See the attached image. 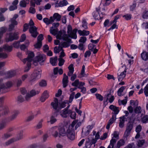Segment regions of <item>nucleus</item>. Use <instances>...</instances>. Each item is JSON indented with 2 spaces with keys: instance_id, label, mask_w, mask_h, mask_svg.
<instances>
[{
  "instance_id": "nucleus-1",
  "label": "nucleus",
  "mask_w": 148,
  "mask_h": 148,
  "mask_svg": "<svg viewBox=\"0 0 148 148\" xmlns=\"http://www.w3.org/2000/svg\"><path fill=\"white\" fill-rule=\"evenodd\" d=\"M41 70H35L31 74L29 80V83L31 85H32L34 82L39 79L41 75Z\"/></svg>"
},
{
  "instance_id": "nucleus-2",
  "label": "nucleus",
  "mask_w": 148,
  "mask_h": 148,
  "mask_svg": "<svg viewBox=\"0 0 148 148\" xmlns=\"http://www.w3.org/2000/svg\"><path fill=\"white\" fill-rule=\"evenodd\" d=\"M34 57V53L33 52H31L28 53L27 57L23 60V62L24 63H25L26 62H27V67L25 68L24 70V72H27L30 69L31 62L32 61Z\"/></svg>"
},
{
  "instance_id": "nucleus-3",
  "label": "nucleus",
  "mask_w": 148,
  "mask_h": 148,
  "mask_svg": "<svg viewBox=\"0 0 148 148\" xmlns=\"http://www.w3.org/2000/svg\"><path fill=\"white\" fill-rule=\"evenodd\" d=\"M8 35V37H7L5 38V40L7 42L12 41L14 40H17L19 38V34L17 32L14 33H10Z\"/></svg>"
},
{
  "instance_id": "nucleus-4",
  "label": "nucleus",
  "mask_w": 148,
  "mask_h": 148,
  "mask_svg": "<svg viewBox=\"0 0 148 148\" xmlns=\"http://www.w3.org/2000/svg\"><path fill=\"white\" fill-rule=\"evenodd\" d=\"M58 127L55 126L51 128L50 130L52 135L55 138L59 137Z\"/></svg>"
},
{
  "instance_id": "nucleus-5",
  "label": "nucleus",
  "mask_w": 148,
  "mask_h": 148,
  "mask_svg": "<svg viewBox=\"0 0 148 148\" xmlns=\"http://www.w3.org/2000/svg\"><path fill=\"white\" fill-rule=\"evenodd\" d=\"M37 29V28L34 26H30L29 27V32L31 36L34 38H36L38 34Z\"/></svg>"
},
{
  "instance_id": "nucleus-6",
  "label": "nucleus",
  "mask_w": 148,
  "mask_h": 148,
  "mask_svg": "<svg viewBox=\"0 0 148 148\" xmlns=\"http://www.w3.org/2000/svg\"><path fill=\"white\" fill-rule=\"evenodd\" d=\"M109 108L114 112L113 113H112V116L113 117H116V115L118 114L119 111V108L113 105H111L109 106Z\"/></svg>"
},
{
  "instance_id": "nucleus-7",
  "label": "nucleus",
  "mask_w": 148,
  "mask_h": 148,
  "mask_svg": "<svg viewBox=\"0 0 148 148\" xmlns=\"http://www.w3.org/2000/svg\"><path fill=\"white\" fill-rule=\"evenodd\" d=\"M3 80L2 79H0V88H8L11 87L12 85V83L11 81L7 82L6 85L2 83Z\"/></svg>"
},
{
  "instance_id": "nucleus-8",
  "label": "nucleus",
  "mask_w": 148,
  "mask_h": 148,
  "mask_svg": "<svg viewBox=\"0 0 148 148\" xmlns=\"http://www.w3.org/2000/svg\"><path fill=\"white\" fill-rule=\"evenodd\" d=\"M66 134L68 138L70 140H73L74 139L75 136L73 131L69 129L67 130Z\"/></svg>"
},
{
  "instance_id": "nucleus-9",
  "label": "nucleus",
  "mask_w": 148,
  "mask_h": 148,
  "mask_svg": "<svg viewBox=\"0 0 148 148\" xmlns=\"http://www.w3.org/2000/svg\"><path fill=\"white\" fill-rule=\"evenodd\" d=\"M37 61L41 64L44 62L46 60V56L44 54H40L36 57Z\"/></svg>"
},
{
  "instance_id": "nucleus-10",
  "label": "nucleus",
  "mask_w": 148,
  "mask_h": 148,
  "mask_svg": "<svg viewBox=\"0 0 148 148\" xmlns=\"http://www.w3.org/2000/svg\"><path fill=\"white\" fill-rule=\"evenodd\" d=\"M68 77L65 73L63 75V77L62 79L63 86L64 88L66 87L68 85Z\"/></svg>"
},
{
  "instance_id": "nucleus-11",
  "label": "nucleus",
  "mask_w": 148,
  "mask_h": 148,
  "mask_svg": "<svg viewBox=\"0 0 148 148\" xmlns=\"http://www.w3.org/2000/svg\"><path fill=\"white\" fill-rule=\"evenodd\" d=\"M19 114L18 111H15L13 112L12 114L8 118V120L10 121H12L15 120Z\"/></svg>"
},
{
  "instance_id": "nucleus-12",
  "label": "nucleus",
  "mask_w": 148,
  "mask_h": 148,
  "mask_svg": "<svg viewBox=\"0 0 148 148\" xmlns=\"http://www.w3.org/2000/svg\"><path fill=\"white\" fill-rule=\"evenodd\" d=\"M68 4V3L66 0H63L62 1L59 2L58 3V1H57L55 4L56 7H63L66 5Z\"/></svg>"
},
{
  "instance_id": "nucleus-13",
  "label": "nucleus",
  "mask_w": 148,
  "mask_h": 148,
  "mask_svg": "<svg viewBox=\"0 0 148 148\" xmlns=\"http://www.w3.org/2000/svg\"><path fill=\"white\" fill-rule=\"evenodd\" d=\"M49 97L48 93L47 91H45L43 92L41 97L40 99V100L42 102H44Z\"/></svg>"
},
{
  "instance_id": "nucleus-14",
  "label": "nucleus",
  "mask_w": 148,
  "mask_h": 148,
  "mask_svg": "<svg viewBox=\"0 0 148 148\" xmlns=\"http://www.w3.org/2000/svg\"><path fill=\"white\" fill-rule=\"evenodd\" d=\"M59 137L61 136H64L66 134V132L64 127H58Z\"/></svg>"
},
{
  "instance_id": "nucleus-15",
  "label": "nucleus",
  "mask_w": 148,
  "mask_h": 148,
  "mask_svg": "<svg viewBox=\"0 0 148 148\" xmlns=\"http://www.w3.org/2000/svg\"><path fill=\"white\" fill-rule=\"evenodd\" d=\"M71 112V110H67L66 109H64L61 112V115L63 117L66 118L67 117V114H69Z\"/></svg>"
},
{
  "instance_id": "nucleus-16",
  "label": "nucleus",
  "mask_w": 148,
  "mask_h": 148,
  "mask_svg": "<svg viewBox=\"0 0 148 148\" xmlns=\"http://www.w3.org/2000/svg\"><path fill=\"white\" fill-rule=\"evenodd\" d=\"M126 69H125L123 72H122L120 74L118 75V79L119 81H122L126 75Z\"/></svg>"
},
{
  "instance_id": "nucleus-17",
  "label": "nucleus",
  "mask_w": 148,
  "mask_h": 148,
  "mask_svg": "<svg viewBox=\"0 0 148 148\" xmlns=\"http://www.w3.org/2000/svg\"><path fill=\"white\" fill-rule=\"evenodd\" d=\"M77 30V29H74L72 32L68 34L69 36L72 38L75 39H76L77 36L76 33Z\"/></svg>"
},
{
  "instance_id": "nucleus-18",
  "label": "nucleus",
  "mask_w": 148,
  "mask_h": 148,
  "mask_svg": "<svg viewBox=\"0 0 148 148\" xmlns=\"http://www.w3.org/2000/svg\"><path fill=\"white\" fill-rule=\"evenodd\" d=\"M141 57L143 60L148 61V51H143L141 54Z\"/></svg>"
},
{
  "instance_id": "nucleus-19",
  "label": "nucleus",
  "mask_w": 148,
  "mask_h": 148,
  "mask_svg": "<svg viewBox=\"0 0 148 148\" xmlns=\"http://www.w3.org/2000/svg\"><path fill=\"white\" fill-rule=\"evenodd\" d=\"M3 48L5 51L10 52L12 50L13 47L12 45L9 46L8 44H5L3 46Z\"/></svg>"
},
{
  "instance_id": "nucleus-20",
  "label": "nucleus",
  "mask_w": 148,
  "mask_h": 148,
  "mask_svg": "<svg viewBox=\"0 0 148 148\" xmlns=\"http://www.w3.org/2000/svg\"><path fill=\"white\" fill-rule=\"evenodd\" d=\"M52 17V19L53 20V22L55 20H56V21H58L60 20L61 16L58 13H56L53 14Z\"/></svg>"
},
{
  "instance_id": "nucleus-21",
  "label": "nucleus",
  "mask_w": 148,
  "mask_h": 148,
  "mask_svg": "<svg viewBox=\"0 0 148 148\" xmlns=\"http://www.w3.org/2000/svg\"><path fill=\"white\" fill-rule=\"evenodd\" d=\"M43 21L47 25H49V24H51L53 22V21L52 19V16L50 17L49 19L47 18H44Z\"/></svg>"
},
{
  "instance_id": "nucleus-22",
  "label": "nucleus",
  "mask_w": 148,
  "mask_h": 148,
  "mask_svg": "<svg viewBox=\"0 0 148 148\" xmlns=\"http://www.w3.org/2000/svg\"><path fill=\"white\" fill-rule=\"evenodd\" d=\"M116 117H113L112 116V117L110 119L109 121L108 122L106 126V128L107 129H109L110 126L114 123V121L116 120Z\"/></svg>"
},
{
  "instance_id": "nucleus-23",
  "label": "nucleus",
  "mask_w": 148,
  "mask_h": 148,
  "mask_svg": "<svg viewBox=\"0 0 148 148\" xmlns=\"http://www.w3.org/2000/svg\"><path fill=\"white\" fill-rule=\"evenodd\" d=\"M78 33L80 36H85L88 35L90 33L88 31L84 30L82 31L80 30L78 31Z\"/></svg>"
},
{
  "instance_id": "nucleus-24",
  "label": "nucleus",
  "mask_w": 148,
  "mask_h": 148,
  "mask_svg": "<svg viewBox=\"0 0 148 148\" xmlns=\"http://www.w3.org/2000/svg\"><path fill=\"white\" fill-rule=\"evenodd\" d=\"M92 15L95 19H98L99 18L100 19H101L103 18V16H101V14L97 12H94L92 13Z\"/></svg>"
},
{
  "instance_id": "nucleus-25",
  "label": "nucleus",
  "mask_w": 148,
  "mask_h": 148,
  "mask_svg": "<svg viewBox=\"0 0 148 148\" xmlns=\"http://www.w3.org/2000/svg\"><path fill=\"white\" fill-rule=\"evenodd\" d=\"M16 74V73L14 71H8L6 74V76L7 78H11L14 76Z\"/></svg>"
},
{
  "instance_id": "nucleus-26",
  "label": "nucleus",
  "mask_w": 148,
  "mask_h": 148,
  "mask_svg": "<svg viewBox=\"0 0 148 148\" xmlns=\"http://www.w3.org/2000/svg\"><path fill=\"white\" fill-rule=\"evenodd\" d=\"M69 42H61L60 44H59V46L60 47V49H63V47H69L70 46V44L69 43Z\"/></svg>"
},
{
  "instance_id": "nucleus-27",
  "label": "nucleus",
  "mask_w": 148,
  "mask_h": 148,
  "mask_svg": "<svg viewBox=\"0 0 148 148\" xmlns=\"http://www.w3.org/2000/svg\"><path fill=\"white\" fill-rule=\"evenodd\" d=\"M23 138V131H20L17 135L16 138L15 139V141L22 139Z\"/></svg>"
},
{
  "instance_id": "nucleus-28",
  "label": "nucleus",
  "mask_w": 148,
  "mask_h": 148,
  "mask_svg": "<svg viewBox=\"0 0 148 148\" xmlns=\"http://www.w3.org/2000/svg\"><path fill=\"white\" fill-rule=\"evenodd\" d=\"M9 112L8 108L7 106H4L3 108V111L0 110V116L1 115V114L6 115Z\"/></svg>"
},
{
  "instance_id": "nucleus-29",
  "label": "nucleus",
  "mask_w": 148,
  "mask_h": 148,
  "mask_svg": "<svg viewBox=\"0 0 148 148\" xmlns=\"http://www.w3.org/2000/svg\"><path fill=\"white\" fill-rule=\"evenodd\" d=\"M133 128V124L131 122H129L127 124L126 130L131 132Z\"/></svg>"
},
{
  "instance_id": "nucleus-30",
  "label": "nucleus",
  "mask_w": 148,
  "mask_h": 148,
  "mask_svg": "<svg viewBox=\"0 0 148 148\" xmlns=\"http://www.w3.org/2000/svg\"><path fill=\"white\" fill-rule=\"evenodd\" d=\"M125 141L123 139H120L117 143L116 148H120L121 146L124 145Z\"/></svg>"
},
{
  "instance_id": "nucleus-31",
  "label": "nucleus",
  "mask_w": 148,
  "mask_h": 148,
  "mask_svg": "<svg viewBox=\"0 0 148 148\" xmlns=\"http://www.w3.org/2000/svg\"><path fill=\"white\" fill-rule=\"evenodd\" d=\"M58 31V29L57 28L53 29V26L50 27L49 30L50 33L54 36H55L56 35Z\"/></svg>"
},
{
  "instance_id": "nucleus-32",
  "label": "nucleus",
  "mask_w": 148,
  "mask_h": 148,
  "mask_svg": "<svg viewBox=\"0 0 148 148\" xmlns=\"http://www.w3.org/2000/svg\"><path fill=\"white\" fill-rule=\"evenodd\" d=\"M57 60V57H55L54 58H51L50 60V62L53 66L56 65V62Z\"/></svg>"
},
{
  "instance_id": "nucleus-33",
  "label": "nucleus",
  "mask_w": 148,
  "mask_h": 148,
  "mask_svg": "<svg viewBox=\"0 0 148 148\" xmlns=\"http://www.w3.org/2000/svg\"><path fill=\"white\" fill-rule=\"evenodd\" d=\"M62 38L63 40L66 41L68 42H70L71 41V40L69 38L68 35L66 34L62 35Z\"/></svg>"
},
{
  "instance_id": "nucleus-34",
  "label": "nucleus",
  "mask_w": 148,
  "mask_h": 148,
  "mask_svg": "<svg viewBox=\"0 0 148 148\" xmlns=\"http://www.w3.org/2000/svg\"><path fill=\"white\" fill-rule=\"evenodd\" d=\"M125 88V86H122L118 89L117 91V94L119 96H121L122 95V92H123Z\"/></svg>"
},
{
  "instance_id": "nucleus-35",
  "label": "nucleus",
  "mask_w": 148,
  "mask_h": 148,
  "mask_svg": "<svg viewBox=\"0 0 148 148\" xmlns=\"http://www.w3.org/2000/svg\"><path fill=\"white\" fill-rule=\"evenodd\" d=\"M137 146L138 147H142L145 143V140H139L137 141Z\"/></svg>"
},
{
  "instance_id": "nucleus-36",
  "label": "nucleus",
  "mask_w": 148,
  "mask_h": 148,
  "mask_svg": "<svg viewBox=\"0 0 148 148\" xmlns=\"http://www.w3.org/2000/svg\"><path fill=\"white\" fill-rule=\"evenodd\" d=\"M10 22L11 23L9 26L8 30L9 31H11L12 30L14 29L15 26L17 25H15L14 22H13L12 21H10Z\"/></svg>"
},
{
  "instance_id": "nucleus-37",
  "label": "nucleus",
  "mask_w": 148,
  "mask_h": 148,
  "mask_svg": "<svg viewBox=\"0 0 148 148\" xmlns=\"http://www.w3.org/2000/svg\"><path fill=\"white\" fill-rule=\"evenodd\" d=\"M29 43V42L27 41L25 45L22 44L20 45V48L21 50H24L28 46Z\"/></svg>"
},
{
  "instance_id": "nucleus-38",
  "label": "nucleus",
  "mask_w": 148,
  "mask_h": 148,
  "mask_svg": "<svg viewBox=\"0 0 148 148\" xmlns=\"http://www.w3.org/2000/svg\"><path fill=\"white\" fill-rule=\"evenodd\" d=\"M131 132L125 130L123 135L124 138L126 140L127 137L130 135Z\"/></svg>"
},
{
  "instance_id": "nucleus-39",
  "label": "nucleus",
  "mask_w": 148,
  "mask_h": 148,
  "mask_svg": "<svg viewBox=\"0 0 148 148\" xmlns=\"http://www.w3.org/2000/svg\"><path fill=\"white\" fill-rule=\"evenodd\" d=\"M119 133L117 131H114V133L112 134V135L113 136L112 138H115L117 140L119 139Z\"/></svg>"
},
{
  "instance_id": "nucleus-40",
  "label": "nucleus",
  "mask_w": 148,
  "mask_h": 148,
  "mask_svg": "<svg viewBox=\"0 0 148 148\" xmlns=\"http://www.w3.org/2000/svg\"><path fill=\"white\" fill-rule=\"evenodd\" d=\"M117 139H116L115 138H112L110 141V144L109 145H110L112 147H114V144L116 143Z\"/></svg>"
},
{
  "instance_id": "nucleus-41",
  "label": "nucleus",
  "mask_w": 148,
  "mask_h": 148,
  "mask_svg": "<svg viewBox=\"0 0 148 148\" xmlns=\"http://www.w3.org/2000/svg\"><path fill=\"white\" fill-rule=\"evenodd\" d=\"M142 121L143 123H146L148 122V115H145L142 118Z\"/></svg>"
},
{
  "instance_id": "nucleus-42",
  "label": "nucleus",
  "mask_w": 148,
  "mask_h": 148,
  "mask_svg": "<svg viewBox=\"0 0 148 148\" xmlns=\"http://www.w3.org/2000/svg\"><path fill=\"white\" fill-rule=\"evenodd\" d=\"M18 17V16L17 14H15L14 17L11 19L10 21L14 22V23L15 25H17L18 23L16 21V19Z\"/></svg>"
},
{
  "instance_id": "nucleus-43",
  "label": "nucleus",
  "mask_w": 148,
  "mask_h": 148,
  "mask_svg": "<svg viewBox=\"0 0 148 148\" xmlns=\"http://www.w3.org/2000/svg\"><path fill=\"white\" fill-rule=\"evenodd\" d=\"M59 61L58 65L59 66H62L65 62V60L62 58H59L58 59Z\"/></svg>"
},
{
  "instance_id": "nucleus-44",
  "label": "nucleus",
  "mask_w": 148,
  "mask_h": 148,
  "mask_svg": "<svg viewBox=\"0 0 148 148\" xmlns=\"http://www.w3.org/2000/svg\"><path fill=\"white\" fill-rule=\"evenodd\" d=\"M136 114H140L141 113V108L140 106L136 107L134 110Z\"/></svg>"
},
{
  "instance_id": "nucleus-45",
  "label": "nucleus",
  "mask_w": 148,
  "mask_h": 148,
  "mask_svg": "<svg viewBox=\"0 0 148 148\" xmlns=\"http://www.w3.org/2000/svg\"><path fill=\"white\" fill-rule=\"evenodd\" d=\"M39 92L38 91H36L35 90H31L29 92V94L32 97L34 96L36 94H38Z\"/></svg>"
},
{
  "instance_id": "nucleus-46",
  "label": "nucleus",
  "mask_w": 148,
  "mask_h": 148,
  "mask_svg": "<svg viewBox=\"0 0 148 148\" xmlns=\"http://www.w3.org/2000/svg\"><path fill=\"white\" fill-rule=\"evenodd\" d=\"M132 15L129 14H127L123 16V17L126 20H130L132 18Z\"/></svg>"
},
{
  "instance_id": "nucleus-47",
  "label": "nucleus",
  "mask_w": 148,
  "mask_h": 148,
  "mask_svg": "<svg viewBox=\"0 0 148 148\" xmlns=\"http://www.w3.org/2000/svg\"><path fill=\"white\" fill-rule=\"evenodd\" d=\"M17 101L18 103L23 102L24 101V98L21 95H20L18 97Z\"/></svg>"
},
{
  "instance_id": "nucleus-48",
  "label": "nucleus",
  "mask_w": 148,
  "mask_h": 148,
  "mask_svg": "<svg viewBox=\"0 0 148 148\" xmlns=\"http://www.w3.org/2000/svg\"><path fill=\"white\" fill-rule=\"evenodd\" d=\"M20 41H15L13 43V45L14 47L16 48H18L19 47Z\"/></svg>"
},
{
  "instance_id": "nucleus-49",
  "label": "nucleus",
  "mask_w": 148,
  "mask_h": 148,
  "mask_svg": "<svg viewBox=\"0 0 148 148\" xmlns=\"http://www.w3.org/2000/svg\"><path fill=\"white\" fill-rule=\"evenodd\" d=\"M135 148V145L134 143H131L128 144L124 148Z\"/></svg>"
},
{
  "instance_id": "nucleus-50",
  "label": "nucleus",
  "mask_w": 148,
  "mask_h": 148,
  "mask_svg": "<svg viewBox=\"0 0 148 148\" xmlns=\"http://www.w3.org/2000/svg\"><path fill=\"white\" fill-rule=\"evenodd\" d=\"M85 66L83 65L81 69V72L80 73L82 77H84L85 76L86 74L85 73Z\"/></svg>"
},
{
  "instance_id": "nucleus-51",
  "label": "nucleus",
  "mask_w": 148,
  "mask_h": 148,
  "mask_svg": "<svg viewBox=\"0 0 148 148\" xmlns=\"http://www.w3.org/2000/svg\"><path fill=\"white\" fill-rule=\"evenodd\" d=\"M42 45V42L37 41V43L34 45L35 47L38 49L40 48Z\"/></svg>"
},
{
  "instance_id": "nucleus-52",
  "label": "nucleus",
  "mask_w": 148,
  "mask_h": 148,
  "mask_svg": "<svg viewBox=\"0 0 148 148\" xmlns=\"http://www.w3.org/2000/svg\"><path fill=\"white\" fill-rule=\"evenodd\" d=\"M69 103L68 100H66L65 101H63L60 104V107L61 108H64L66 106V104H69Z\"/></svg>"
},
{
  "instance_id": "nucleus-53",
  "label": "nucleus",
  "mask_w": 148,
  "mask_h": 148,
  "mask_svg": "<svg viewBox=\"0 0 148 148\" xmlns=\"http://www.w3.org/2000/svg\"><path fill=\"white\" fill-rule=\"evenodd\" d=\"M79 80L78 79H76L75 81L72 83V85L75 87H78L79 85Z\"/></svg>"
},
{
  "instance_id": "nucleus-54",
  "label": "nucleus",
  "mask_w": 148,
  "mask_h": 148,
  "mask_svg": "<svg viewBox=\"0 0 148 148\" xmlns=\"http://www.w3.org/2000/svg\"><path fill=\"white\" fill-rule=\"evenodd\" d=\"M144 93L146 97L148 96V84L144 88Z\"/></svg>"
},
{
  "instance_id": "nucleus-55",
  "label": "nucleus",
  "mask_w": 148,
  "mask_h": 148,
  "mask_svg": "<svg viewBox=\"0 0 148 148\" xmlns=\"http://www.w3.org/2000/svg\"><path fill=\"white\" fill-rule=\"evenodd\" d=\"M8 54L5 53H0V58L5 59L8 57Z\"/></svg>"
},
{
  "instance_id": "nucleus-56",
  "label": "nucleus",
  "mask_w": 148,
  "mask_h": 148,
  "mask_svg": "<svg viewBox=\"0 0 148 148\" xmlns=\"http://www.w3.org/2000/svg\"><path fill=\"white\" fill-rule=\"evenodd\" d=\"M57 35L56 36V38L57 39H61L62 38V32L61 31H60L57 34Z\"/></svg>"
},
{
  "instance_id": "nucleus-57",
  "label": "nucleus",
  "mask_w": 148,
  "mask_h": 148,
  "mask_svg": "<svg viewBox=\"0 0 148 148\" xmlns=\"http://www.w3.org/2000/svg\"><path fill=\"white\" fill-rule=\"evenodd\" d=\"M95 96H96V98L99 99L100 101H102L103 100V97L100 94L97 93L95 94Z\"/></svg>"
},
{
  "instance_id": "nucleus-58",
  "label": "nucleus",
  "mask_w": 148,
  "mask_h": 148,
  "mask_svg": "<svg viewBox=\"0 0 148 148\" xmlns=\"http://www.w3.org/2000/svg\"><path fill=\"white\" fill-rule=\"evenodd\" d=\"M82 27L85 29H88L87 23L85 20L83 21L82 22Z\"/></svg>"
},
{
  "instance_id": "nucleus-59",
  "label": "nucleus",
  "mask_w": 148,
  "mask_h": 148,
  "mask_svg": "<svg viewBox=\"0 0 148 148\" xmlns=\"http://www.w3.org/2000/svg\"><path fill=\"white\" fill-rule=\"evenodd\" d=\"M6 126V123L5 122H2L0 123V130L4 128Z\"/></svg>"
},
{
  "instance_id": "nucleus-60",
  "label": "nucleus",
  "mask_w": 148,
  "mask_h": 148,
  "mask_svg": "<svg viewBox=\"0 0 148 148\" xmlns=\"http://www.w3.org/2000/svg\"><path fill=\"white\" fill-rule=\"evenodd\" d=\"M142 126L140 125H138L136 127V132L137 133H140L142 130Z\"/></svg>"
},
{
  "instance_id": "nucleus-61",
  "label": "nucleus",
  "mask_w": 148,
  "mask_h": 148,
  "mask_svg": "<svg viewBox=\"0 0 148 148\" xmlns=\"http://www.w3.org/2000/svg\"><path fill=\"white\" fill-rule=\"evenodd\" d=\"M142 17L144 19H147L148 18V11H144Z\"/></svg>"
},
{
  "instance_id": "nucleus-62",
  "label": "nucleus",
  "mask_w": 148,
  "mask_h": 148,
  "mask_svg": "<svg viewBox=\"0 0 148 148\" xmlns=\"http://www.w3.org/2000/svg\"><path fill=\"white\" fill-rule=\"evenodd\" d=\"M47 84L46 82L44 80H42L39 83L40 86L42 87L45 86Z\"/></svg>"
},
{
  "instance_id": "nucleus-63",
  "label": "nucleus",
  "mask_w": 148,
  "mask_h": 148,
  "mask_svg": "<svg viewBox=\"0 0 148 148\" xmlns=\"http://www.w3.org/2000/svg\"><path fill=\"white\" fill-rule=\"evenodd\" d=\"M86 40V38L84 36H82L80 38L79 41L80 42L84 43Z\"/></svg>"
},
{
  "instance_id": "nucleus-64",
  "label": "nucleus",
  "mask_w": 148,
  "mask_h": 148,
  "mask_svg": "<svg viewBox=\"0 0 148 148\" xmlns=\"http://www.w3.org/2000/svg\"><path fill=\"white\" fill-rule=\"evenodd\" d=\"M11 136V135L8 134H5L2 136V138L3 139H6Z\"/></svg>"
}]
</instances>
